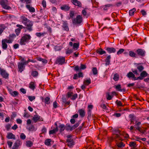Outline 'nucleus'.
<instances>
[{"label": "nucleus", "mask_w": 149, "mask_h": 149, "mask_svg": "<svg viewBox=\"0 0 149 149\" xmlns=\"http://www.w3.org/2000/svg\"><path fill=\"white\" fill-rule=\"evenodd\" d=\"M72 135L69 134L66 136L67 139L66 141V143H68L67 144V146L69 148H72L75 144V142L73 139H72Z\"/></svg>", "instance_id": "1"}, {"label": "nucleus", "mask_w": 149, "mask_h": 149, "mask_svg": "<svg viewBox=\"0 0 149 149\" xmlns=\"http://www.w3.org/2000/svg\"><path fill=\"white\" fill-rule=\"evenodd\" d=\"M72 22L74 25H80L83 22V18L80 15H78L76 18L72 19Z\"/></svg>", "instance_id": "2"}, {"label": "nucleus", "mask_w": 149, "mask_h": 149, "mask_svg": "<svg viewBox=\"0 0 149 149\" xmlns=\"http://www.w3.org/2000/svg\"><path fill=\"white\" fill-rule=\"evenodd\" d=\"M31 36L29 34H25L20 39L19 43L21 45H25V42H27L30 40Z\"/></svg>", "instance_id": "3"}, {"label": "nucleus", "mask_w": 149, "mask_h": 149, "mask_svg": "<svg viewBox=\"0 0 149 149\" xmlns=\"http://www.w3.org/2000/svg\"><path fill=\"white\" fill-rule=\"evenodd\" d=\"M24 24L26 26V28L29 32H30L33 30L32 26H33V23L32 21H31L29 20L28 22H27Z\"/></svg>", "instance_id": "4"}, {"label": "nucleus", "mask_w": 149, "mask_h": 149, "mask_svg": "<svg viewBox=\"0 0 149 149\" xmlns=\"http://www.w3.org/2000/svg\"><path fill=\"white\" fill-rule=\"evenodd\" d=\"M24 24L26 26V28L29 32H30L33 30L32 26H33V23L32 21H31L29 20L28 22H27Z\"/></svg>", "instance_id": "5"}, {"label": "nucleus", "mask_w": 149, "mask_h": 149, "mask_svg": "<svg viewBox=\"0 0 149 149\" xmlns=\"http://www.w3.org/2000/svg\"><path fill=\"white\" fill-rule=\"evenodd\" d=\"M7 0H1L0 1V4L3 8L7 10L10 9L11 8L7 5Z\"/></svg>", "instance_id": "6"}, {"label": "nucleus", "mask_w": 149, "mask_h": 149, "mask_svg": "<svg viewBox=\"0 0 149 149\" xmlns=\"http://www.w3.org/2000/svg\"><path fill=\"white\" fill-rule=\"evenodd\" d=\"M65 57L60 56L57 58L55 63L56 64H59L60 65H62L65 63Z\"/></svg>", "instance_id": "7"}, {"label": "nucleus", "mask_w": 149, "mask_h": 149, "mask_svg": "<svg viewBox=\"0 0 149 149\" xmlns=\"http://www.w3.org/2000/svg\"><path fill=\"white\" fill-rule=\"evenodd\" d=\"M0 74L4 78L7 79L8 78L9 74L6 70L0 67Z\"/></svg>", "instance_id": "8"}, {"label": "nucleus", "mask_w": 149, "mask_h": 149, "mask_svg": "<svg viewBox=\"0 0 149 149\" xmlns=\"http://www.w3.org/2000/svg\"><path fill=\"white\" fill-rule=\"evenodd\" d=\"M136 52L137 56L144 57L145 55L146 52L143 49L138 48L136 50Z\"/></svg>", "instance_id": "9"}, {"label": "nucleus", "mask_w": 149, "mask_h": 149, "mask_svg": "<svg viewBox=\"0 0 149 149\" xmlns=\"http://www.w3.org/2000/svg\"><path fill=\"white\" fill-rule=\"evenodd\" d=\"M26 65L24 62L23 63L19 62L18 63L17 66L19 71L21 72L24 69L25 65Z\"/></svg>", "instance_id": "10"}, {"label": "nucleus", "mask_w": 149, "mask_h": 149, "mask_svg": "<svg viewBox=\"0 0 149 149\" xmlns=\"http://www.w3.org/2000/svg\"><path fill=\"white\" fill-rule=\"evenodd\" d=\"M86 66L82 64H81L80 68L78 65H76L74 68V70L75 71H81L82 70H84L86 68Z\"/></svg>", "instance_id": "11"}, {"label": "nucleus", "mask_w": 149, "mask_h": 149, "mask_svg": "<svg viewBox=\"0 0 149 149\" xmlns=\"http://www.w3.org/2000/svg\"><path fill=\"white\" fill-rule=\"evenodd\" d=\"M22 144V142L20 140H17L14 143L11 149H18L19 147Z\"/></svg>", "instance_id": "12"}, {"label": "nucleus", "mask_w": 149, "mask_h": 149, "mask_svg": "<svg viewBox=\"0 0 149 149\" xmlns=\"http://www.w3.org/2000/svg\"><path fill=\"white\" fill-rule=\"evenodd\" d=\"M32 120L35 123H36L38 121H43V119L40 116L37 115H35L34 116Z\"/></svg>", "instance_id": "13"}, {"label": "nucleus", "mask_w": 149, "mask_h": 149, "mask_svg": "<svg viewBox=\"0 0 149 149\" xmlns=\"http://www.w3.org/2000/svg\"><path fill=\"white\" fill-rule=\"evenodd\" d=\"M104 49L109 54L111 53H115L116 52V49L113 47H105Z\"/></svg>", "instance_id": "14"}, {"label": "nucleus", "mask_w": 149, "mask_h": 149, "mask_svg": "<svg viewBox=\"0 0 149 149\" xmlns=\"http://www.w3.org/2000/svg\"><path fill=\"white\" fill-rule=\"evenodd\" d=\"M70 7L69 6V4H65L63 5L60 7V8L61 10L65 11H69L70 10Z\"/></svg>", "instance_id": "15"}, {"label": "nucleus", "mask_w": 149, "mask_h": 149, "mask_svg": "<svg viewBox=\"0 0 149 149\" xmlns=\"http://www.w3.org/2000/svg\"><path fill=\"white\" fill-rule=\"evenodd\" d=\"M63 25L62 27L63 28L64 30L66 31H69V28L68 26V24L67 21H63Z\"/></svg>", "instance_id": "16"}, {"label": "nucleus", "mask_w": 149, "mask_h": 149, "mask_svg": "<svg viewBox=\"0 0 149 149\" xmlns=\"http://www.w3.org/2000/svg\"><path fill=\"white\" fill-rule=\"evenodd\" d=\"M71 1L75 6H78L79 7H81L82 4L81 2L77 0H71Z\"/></svg>", "instance_id": "17"}, {"label": "nucleus", "mask_w": 149, "mask_h": 149, "mask_svg": "<svg viewBox=\"0 0 149 149\" xmlns=\"http://www.w3.org/2000/svg\"><path fill=\"white\" fill-rule=\"evenodd\" d=\"M20 20L22 23L24 24L27 22H28V21L29 19H27V18L25 16L23 15L20 17Z\"/></svg>", "instance_id": "18"}, {"label": "nucleus", "mask_w": 149, "mask_h": 149, "mask_svg": "<svg viewBox=\"0 0 149 149\" xmlns=\"http://www.w3.org/2000/svg\"><path fill=\"white\" fill-rule=\"evenodd\" d=\"M78 112L79 115L82 118L84 117L85 115L86 112L85 111L82 109H79L78 110Z\"/></svg>", "instance_id": "19"}, {"label": "nucleus", "mask_w": 149, "mask_h": 149, "mask_svg": "<svg viewBox=\"0 0 149 149\" xmlns=\"http://www.w3.org/2000/svg\"><path fill=\"white\" fill-rule=\"evenodd\" d=\"M6 138L8 139H13L14 140L15 139V136L12 133H8Z\"/></svg>", "instance_id": "20"}, {"label": "nucleus", "mask_w": 149, "mask_h": 149, "mask_svg": "<svg viewBox=\"0 0 149 149\" xmlns=\"http://www.w3.org/2000/svg\"><path fill=\"white\" fill-rule=\"evenodd\" d=\"M129 117L130 119V120L131 122L130 124H131L132 123H134V120L136 118L134 115L133 114H130L129 115Z\"/></svg>", "instance_id": "21"}, {"label": "nucleus", "mask_w": 149, "mask_h": 149, "mask_svg": "<svg viewBox=\"0 0 149 149\" xmlns=\"http://www.w3.org/2000/svg\"><path fill=\"white\" fill-rule=\"evenodd\" d=\"M148 74L147 73L146 71H143L140 74V77H141V80L143 79L144 77L148 76Z\"/></svg>", "instance_id": "22"}, {"label": "nucleus", "mask_w": 149, "mask_h": 149, "mask_svg": "<svg viewBox=\"0 0 149 149\" xmlns=\"http://www.w3.org/2000/svg\"><path fill=\"white\" fill-rule=\"evenodd\" d=\"M111 58V56L110 55H109L106 57L105 60V61L106 62L105 63L106 65L107 66L110 64Z\"/></svg>", "instance_id": "23"}, {"label": "nucleus", "mask_w": 149, "mask_h": 149, "mask_svg": "<svg viewBox=\"0 0 149 149\" xmlns=\"http://www.w3.org/2000/svg\"><path fill=\"white\" fill-rule=\"evenodd\" d=\"M1 43L2 48L4 50L6 49L8 47V45L7 43L3 39L2 40Z\"/></svg>", "instance_id": "24"}, {"label": "nucleus", "mask_w": 149, "mask_h": 149, "mask_svg": "<svg viewBox=\"0 0 149 149\" xmlns=\"http://www.w3.org/2000/svg\"><path fill=\"white\" fill-rule=\"evenodd\" d=\"M26 7L30 12L34 13L35 12V8L33 7L30 6L29 5H26Z\"/></svg>", "instance_id": "25"}, {"label": "nucleus", "mask_w": 149, "mask_h": 149, "mask_svg": "<svg viewBox=\"0 0 149 149\" xmlns=\"http://www.w3.org/2000/svg\"><path fill=\"white\" fill-rule=\"evenodd\" d=\"M135 64L137 65V68L140 72H141L144 69V67L142 65H139L141 64L140 63H136Z\"/></svg>", "instance_id": "26"}, {"label": "nucleus", "mask_w": 149, "mask_h": 149, "mask_svg": "<svg viewBox=\"0 0 149 149\" xmlns=\"http://www.w3.org/2000/svg\"><path fill=\"white\" fill-rule=\"evenodd\" d=\"M96 52L100 55H102L106 53L105 51L103 50L102 48H100L96 50Z\"/></svg>", "instance_id": "27"}, {"label": "nucleus", "mask_w": 149, "mask_h": 149, "mask_svg": "<svg viewBox=\"0 0 149 149\" xmlns=\"http://www.w3.org/2000/svg\"><path fill=\"white\" fill-rule=\"evenodd\" d=\"M129 56L133 58H137L136 53H134V52L132 51H130L129 52Z\"/></svg>", "instance_id": "28"}, {"label": "nucleus", "mask_w": 149, "mask_h": 149, "mask_svg": "<svg viewBox=\"0 0 149 149\" xmlns=\"http://www.w3.org/2000/svg\"><path fill=\"white\" fill-rule=\"evenodd\" d=\"M59 127L60 128L59 132L60 133H62L65 129V127L64 124H60Z\"/></svg>", "instance_id": "29"}, {"label": "nucleus", "mask_w": 149, "mask_h": 149, "mask_svg": "<svg viewBox=\"0 0 149 149\" xmlns=\"http://www.w3.org/2000/svg\"><path fill=\"white\" fill-rule=\"evenodd\" d=\"M29 88L33 90H34L35 88V83L33 82H31L29 84Z\"/></svg>", "instance_id": "30"}, {"label": "nucleus", "mask_w": 149, "mask_h": 149, "mask_svg": "<svg viewBox=\"0 0 149 149\" xmlns=\"http://www.w3.org/2000/svg\"><path fill=\"white\" fill-rule=\"evenodd\" d=\"M114 134L116 136V137H118L120 134V131L118 129H116L114 130Z\"/></svg>", "instance_id": "31"}, {"label": "nucleus", "mask_w": 149, "mask_h": 149, "mask_svg": "<svg viewBox=\"0 0 149 149\" xmlns=\"http://www.w3.org/2000/svg\"><path fill=\"white\" fill-rule=\"evenodd\" d=\"M51 140L50 139H47L45 141V144L47 146H51Z\"/></svg>", "instance_id": "32"}, {"label": "nucleus", "mask_w": 149, "mask_h": 149, "mask_svg": "<svg viewBox=\"0 0 149 149\" xmlns=\"http://www.w3.org/2000/svg\"><path fill=\"white\" fill-rule=\"evenodd\" d=\"M26 146L27 147H30L32 146L33 143L31 141L28 140L26 142Z\"/></svg>", "instance_id": "33"}, {"label": "nucleus", "mask_w": 149, "mask_h": 149, "mask_svg": "<svg viewBox=\"0 0 149 149\" xmlns=\"http://www.w3.org/2000/svg\"><path fill=\"white\" fill-rule=\"evenodd\" d=\"M16 35L15 33L11 34L9 35L8 38L9 39H11L13 41L14 39L16 37Z\"/></svg>", "instance_id": "34"}, {"label": "nucleus", "mask_w": 149, "mask_h": 149, "mask_svg": "<svg viewBox=\"0 0 149 149\" xmlns=\"http://www.w3.org/2000/svg\"><path fill=\"white\" fill-rule=\"evenodd\" d=\"M46 33L44 32H43L42 33H41L40 32L39 33H36V35L38 37H40L41 36H44V35L46 34Z\"/></svg>", "instance_id": "35"}, {"label": "nucleus", "mask_w": 149, "mask_h": 149, "mask_svg": "<svg viewBox=\"0 0 149 149\" xmlns=\"http://www.w3.org/2000/svg\"><path fill=\"white\" fill-rule=\"evenodd\" d=\"M136 11V9L135 8H133L132 9L130 10H129V14L130 15H133L134 14L135 12Z\"/></svg>", "instance_id": "36"}, {"label": "nucleus", "mask_w": 149, "mask_h": 149, "mask_svg": "<svg viewBox=\"0 0 149 149\" xmlns=\"http://www.w3.org/2000/svg\"><path fill=\"white\" fill-rule=\"evenodd\" d=\"M80 121H78L77 123H76L74 125L72 126V130H74L77 127L80 123Z\"/></svg>", "instance_id": "37"}, {"label": "nucleus", "mask_w": 149, "mask_h": 149, "mask_svg": "<svg viewBox=\"0 0 149 149\" xmlns=\"http://www.w3.org/2000/svg\"><path fill=\"white\" fill-rule=\"evenodd\" d=\"M72 127H71L69 124H67L65 127V130L67 131L70 130L72 131L73 130H72Z\"/></svg>", "instance_id": "38"}, {"label": "nucleus", "mask_w": 149, "mask_h": 149, "mask_svg": "<svg viewBox=\"0 0 149 149\" xmlns=\"http://www.w3.org/2000/svg\"><path fill=\"white\" fill-rule=\"evenodd\" d=\"M44 102L46 104H49L50 103V99L48 97H47L45 98Z\"/></svg>", "instance_id": "39"}, {"label": "nucleus", "mask_w": 149, "mask_h": 149, "mask_svg": "<svg viewBox=\"0 0 149 149\" xmlns=\"http://www.w3.org/2000/svg\"><path fill=\"white\" fill-rule=\"evenodd\" d=\"M135 75L132 72H130L128 73L127 75V76L129 78H134V77Z\"/></svg>", "instance_id": "40"}, {"label": "nucleus", "mask_w": 149, "mask_h": 149, "mask_svg": "<svg viewBox=\"0 0 149 149\" xmlns=\"http://www.w3.org/2000/svg\"><path fill=\"white\" fill-rule=\"evenodd\" d=\"M91 83V80L90 78L88 79L85 80L84 81V84L85 85H88Z\"/></svg>", "instance_id": "41"}, {"label": "nucleus", "mask_w": 149, "mask_h": 149, "mask_svg": "<svg viewBox=\"0 0 149 149\" xmlns=\"http://www.w3.org/2000/svg\"><path fill=\"white\" fill-rule=\"evenodd\" d=\"M129 145L130 147H133L134 148L136 146V145L135 142L131 141L130 142Z\"/></svg>", "instance_id": "42"}, {"label": "nucleus", "mask_w": 149, "mask_h": 149, "mask_svg": "<svg viewBox=\"0 0 149 149\" xmlns=\"http://www.w3.org/2000/svg\"><path fill=\"white\" fill-rule=\"evenodd\" d=\"M117 146L118 148H122L124 147L125 146V144H124L122 142H120V143H117Z\"/></svg>", "instance_id": "43"}, {"label": "nucleus", "mask_w": 149, "mask_h": 149, "mask_svg": "<svg viewBox=\"0 0 149 149\" xmlns=\"http://www.w3.org/2000/svg\"><path fill=\"white\" fill-rule=\"evenodd\" d=\"M37 60L38 61H42L43 63H46L47 62V60L45 59H43L41 58H37Z\"/></svg>", "instance_id": "44"}, {"label": "nucleus", "mask_w": 149, "mask_h": 149, "mask_svg": "<svg viewBox=\"0 0 149 149\" xmlns=\"http://www.w3.org/2000/svg\"><path fill=\"white\" fill-rule=\"evenodd\" d=\"M31 75L34 77H36L38 75V73L37 71H33L32 72Z\"/></svg>", "instance_id": "45"}, {"label": "nucleus", "mask_w": 149, "mask_h": 149, "mask_svg": "<svg viewBox=\"0 0 149 149\" xmlns=\"http://www.w3.org/2000/svg\"><path fill=\"white\" fill-rule=\"evenodd\" d=\"M69 15L70 17H69V19H70V18H73L74 15V11L73 10L70 11Z\"/></svg>", "instance_id": "46"}, {"label": "nucleus", "mask_w": 149, "mask_h": 149, "mask_svg": "<svg viewBox=\"0 0 149 149\" xmlns=\"http://www.w3.org/2000/svg\"><path fill=\"white\" fill-rule=\"evenodd\" d=\"M119 78V76L117 74H115L113 76V79L115 81H117Z\"/></svg>", "instance_id": "47"}, {"label": "nucleus", "mask_w": 149, "mask_h": 149, "mask_svg": "<svg viewBox=\"0 0 149 149\" xmlns=\"http://www.w3.org/2000/svg\"><path fill=\"white\" fill-rule=\"evenodd\" d=\"M11 95L14 97H15L18 95V93L17 91H13L10 93Z\"/></svg>", "instance_id": "48"}, {"label": "nucleus", "mask_w": 149, "mask_h": 149, "mask_svg": "<svg viewBox=\"0 0 149 149\" xmlns=\"http://www.w3.org/2000/svg\"><path fill=\"white\" fill-rule=\"evenodd\" d=\"M92 72L94 75H96L97 74V70L96 67L93 68L92 69Z\"/></svg>", "instance_id": "49"}, {"label": "nucleus", "mask_w": 149, "mask_h": 149, "mask_svg": "<svg viewBox=\"0 0 149 149\" xmlns=\"http://www.w3.org/2000/svg\"><path fill=\"white\" fill-rule=\"evenodd\" d=\"M25 63H26V64H28L29 62H31L32 63H35L36 62V61L35 60H31L30 59H29L27 61H24Z\"/></svg>", "instance_id": "50"}, {"label": "nucleus", "mask_w": 149, "mask_h": 149, "mask_svg": "<svg viewBox=\"0 0 149 149\" xmlns=\"http://www.w3.org/2000/svg\"><path fill=\"white\" fill-rule=\"evenodd\" d=\"M91 111L90 109H88L87 112L88 116L87 118L88 119H89L91 117Z\"/></svg>", "instance_id": "51"}, {"label": "nucleus", "mask_w": 149, "mask_h": 149, "mask_svg": "<svg viewBox=\"0 0 149 149\" xmlns=\"http://www.w3.org/2000/svg\"><path fill=\"white\" fill-rule=\"evenodd\" d=\"M79 43H74L73 45V48L74 49H77L79 48Z\"/></svg>", "instance_id": "52"}, {"label": "nucleus", "mask_w": 149, "mask_h": 149, "mask_svg": "<svg viewBox=\"0 0 149 149\" xmlns=\"http://www.w3.org/2000/svg\"><path fill=\"white\" fill-rule=\"evenodd\" d=\"M79 72L77 74L78 78H83L84 77L83 74L82 72L81 71H79Z\"/></svg>", "instance_id": "53"}, {"label": "nucleus", "mask_w": 149, "mask_h": 149, "mask_svg": "<svg viewBox=\"0 0 149 149\" xmlns=\"http://www.w3.org/2000/svg\"><path fill=\"white\" fill-rule=\"evenodd\" d=\"M116 103L118 106H123V105H122L121 102L120 101H118V100L116 101Z\"/></svg>", "instance_id": "54"}, {"label": "nucleus", "mask_w": 149, "mask_h": 149, "mask_svg": "<svg viewBox=\"0 0 149 149\" xmlns=\"http://www.w3.org/2000/svg\"><path fill=\"white\" fill-rule=\"evenodd\" d=\"M73 93L72 92H68L66 96L68 98L70 97L73 94Z\"/></svg>", "instance_id": "55"}, {"label": "nucleus", "mask_w": 149, "mask_h": 149, "mask_svg": "<svg viewBox=\"0 0 149 149\" xmlns=\"http://www.w3.org/2000/svg\"><path fill=\"white\" fill-rule=\"evenodd\" d=\"M6 43H12L13 41L11 39H7V38L3 39Z\"/></svg>", "instance_id": "56"}, {"label": "nucleus", "mask_w": 149, "mask_h": 149, "mask_svg": "<svg viewBox=\"0 0 149 149\" xmlns=\"http://www.w3.org/2000/svg\"><path fill=\"white\" fill-rule=\"evenodd\" d=\"M28 129L29 131H33L34 129V127L33 125H31L29 127Z\"/></svg>", "instance_id": "57"}, {"label": "nucleus", "mask_w": 149, "mask_h": 149, "mask_svg": "<svg viewBox=\"0 0 149 149\" xmlns=\"http://www.w3.org/2000/svg\"><path fill=\"white\" fill-rule=\"evenodd\" d=\"M28 98L29 100L31 102L32 101L35 99V97L34 96H28Z\"/></svg>", "instance_id": "58"}, {"label": "nucleus", "mask_w": 149, "mask_h": 149, "mask_svg": "<svg viewBox=\"0 0 149 149\" xmlns=\"http://www.w3.org/2000/svg\"><path fill=\"white\" fill-rule=\"evenodd\" d=\"M107 95V99L108 100H110L111 99L112 97H113L111 95H109V93L108 92L106 94Z\"/></svg>", "instance_id": "59"}, {"label": "nucleus", "mask_w": 149, "mask_h": 149, "mask_svg": "<svg viewBox=\"0 0 149 149\" xmlns=\"http://www.w3.org/2000/svg\"><path fill=\"white\" fill-rule=\"evenodd\" d=\"M124 49H120L117 52V54L118 55L121 54L124 52Z\"/></svg>", "instance_id": "60"}, {"label": "nucleus", "mask_w": 149, "mask_h": 149, "mask_svg": "<svg viewBox=\"0 0 149 149\" xmlns=\"http://www.w3.org/2000/svg\"><path fill=\"white\" fill-rule=\"evenodd\" d=\"M20 138L24 140L26 138V136L24 133H22L21 134Z\"/></svg>", "instance_id": "61"}, {"label": "nucleus", "mask_w": 149, "mask_h": 149, "mask_svg": "<svg viewBox=\"0 0 149 149\" xmlns=\"http://www.w3.org/2000/svg\"><path fill=\"white\" fill-rule=\"evenodd\" d=\"M73 52V50L72 49H67L66 52V54H70L72 53Z\"/></svg>", "instance_id": "62"}, {"label": "nucleus", "mask_w": 149, "mask_h": 149, "mask_svg": "<svg viewBox=\"0 0 149 149\" xmlns=\"http://www.w3.org/2000/svg\"><path fill=\"white\" fill-rule=\"evenodd\" d=\"M7 143L9 148H11L12 145H13V142L10 141H8L7 142Z\"/></svg>", "instance_id": "63"}, {"label": "nucleus", "mask_w": 149, "mask_h": 149, "mask_svg": "<svg viewBox=\"0 0 149 149\" xmlns=\"http://www.w3.org/2000/svg\"><path fill=\"white\" fill-rule=\"evenodd\" d=\"M20 29L19 28H17L15 29V32L17 36H18L20 32Z\"/></svg>", "instance_id": "64"}]
</instances>
